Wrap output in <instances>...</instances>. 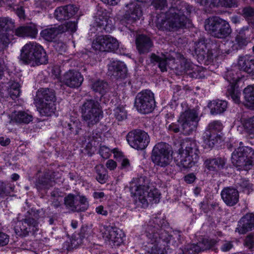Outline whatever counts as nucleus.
<instances>
[{
	"label": "nucleus",
	"instance_id": "nucleus-1",
	"mask_svg": "<svg viewBox=\"0 0 254 254\" xmlns=\"http://www.w3.org/2000/svg\"><path fill=\"white\" fill-rule=\"evenodd\" d=\"M151 4L156 9L168 8L164 17L157 19L156 26L158 29L178 32L191 26L189 16L194 9L188 3L174 0H153Z\"/></svg>",
	"mask_w": 254,
	"mask_h": 254
},
{
	"label": "nucleus",
	"instance_id": "nucleus-2",
	"mask_svg": "<svg viewBox=\"0 0 254 254\" xmlns=\"http://www.w3.org/2000/svg\"><path fill=\"white\" fill-rule=\"evenodd\" d=\"M164 220L158 217H155L149 221L145 228L142 239L146 238V242H143L145 250L150 254L162 253V249L168 248L173 249L178 246V243L172 235L162 228Z\"/></svg>",
	"mask_w": 254,
	"mask_h": 254
},
{
	"label": "nucleus",
	"instance_id": "nucleus-3",
	"mask_svg": "<svg viewBox=\"0 0 254 254\" xmlns=\"http://www.w3.org/2000/svg\"><path fill=\"white\" fill-rule=\"evenodd\" d=\"M39 210L31 209L28 211L24 218L19 221L14 228L16 235L21 238L33 235L39 229L40 214Z\"/></svg>",
	"mask_w": 254,
	"mask_h": 254
},
{
	"label": "nucleus",
	"instance_id": "nucleus-4",
	"mask_svg": "<svg viewBox=\"0 0 254 254\" xmlns=\"http://www.w3.org/2000/svg\"><path fill=\"white\" fill-rule=\"evenodd\" d=\"M20 58L24 63L33 66L48 62V57L44 49L36 43L26 44L21 50Z\"/></svg>",
	"mask_w": 254,
	"mask_h": 254
},
{
	"label": "nucleus",
	"instance_id": "nucleus-5",
	"mask_svg": "<svg viewBox=\"0 0 254 254\" xmlns=\"http://www.w3.org/2000/svg\"><path fill=\"white\" fill-rule=\"evenodd\" d=\"M178 153L180 165L184 168L192 167L199 160V151L196 142L187 138L180 141Z\"/></svg>",
	"mask_w": 254,
	"mask_h": 254
},
{
	"label": "nucleus",
	"instance_id": "nucleus-6",
	"mask_svg": "<svg viewBox=\"0 0 254 254\" xmlns=\"http://www.w3.org/2000/svg\"><path fill=\"white\" fill-rule=\"evenodd\" d=\"M232 163L238 170L251 169L254 165V150L247 146L238 147L232 153Z\"/></svg>",
	"mask_w": 254,
	"mask_h": 254
},
{
	"label": "nucleus",
	"instance_id": "nucleus-7",
	"mask_svg": "<svg viewBox=\"0 0 254 254\" xmlns=\"http://www.w3.org/2000/svg\"><path fill=\"white\" fill-rule=\"evenodd\" d=\"M205 29L212 36L219 39L227 37L232 32L229 22L219 16H212L207 19Z\"/></svg>",
	"mask_w": 254,
	"mask_h": 254
},
{
	"label": "nucleus",
	"instance_id": "nucleus-8",
	"mask_svg": "<svg viewBox=\"0 0 254 254\" xmlns=\"http://www.w3.org/2000/svg\"><path fill=\"white\" fill-rule=\"evenodd\" d=\"M80 109L82 117L88 126H93L99 122L102 111L98 101L92 99H87Z\"/></svg>",
	"mask_w": 254,
	"mask_h": 254
},
{
	"label": "nucleus",
	"instance_id": "nucleus-9",
	"mask_svg": "<svg viewBox=\"0 0 254 254\" xmlns=\"http://www.w3.org/2000/svg\"><path fill=\"white\" fill-rule=\"evenodd\" d=\"M151 159L157 166L165 167L172 161V155L169 144L164 142L156 144L152 151Z\"/></svg>",
	"mask_w": 254,
	"mask_h": 254
},
{
	"label": "nucleus",
	"instance_id": "nucleus-10",
	"mask_svg": "<svg viewBox=\"0 0 254 254\" xmlns=\"http://www.w3.org/2000/svg\"><path fill=\"white\" fill-rule=\"evenodd\" d=\"M134 106L142 114H146L152 112L155 106L154 94L148 90L138 93L135 97Z\"/></svg>",
	"mask_w": 254,
	"mask_h": 254
},
{
	"label": "nucleus",
	"instance_id": "nucleus-11",
	"mask_svg": "<svg viewBox=\"0 0 254 254\" xmlns=\"http://www.w3.org/2000/svg\"><path fill=\"white\" fill-rule=\"evenodd\" d=\"M76 29L77 23L69 21L58 26L55 25L54 27L45 28L41 31L40 35L45 40L52 42L59 35L66 31L73 33L76 31Z\"/></svg>",
	"mask_w": 254,
	"mask_h": 254
},
{
	"label": "nucleus",
	"instance_id": "nucleus-12",
	"mask_svg": "<svg viewBox=\"0 0 254 254\" xmlns=\"http://www.w3.org/2000/svg\"><path fill=\"white\" fill-rule=\"evenodd\" d=\"M127 139L132 148L137 150H143L150 142V138L147 132L140 129H133L127 135Z\"/></svg>",
	"mask_w": 254,
	"mask_h": 254
},
{
	"label": "nucleus",
	"instance_id": "nucleus-13",
	"mask_svg": "<svg viewBox=\"0 0 254 254\" xmlns=\"http://www.w3.org/2000/svg\"><path fill=\"white\" fill-rule=\"evenodd\" d=\"M204 38H200L194 44V52L198 61L200 63L208 64L213 61V54L211 50H207Z\"/></svg>",
	"mask_w": 254,
	"mask_h": 254
},
{
	"label": "nucleus",
	"instance_id": "nucleus-14",
	"mask_svg": "<svg viewBox=\"0 0 254 254\" xmlns=\"http://www.w3.org/2000/svg\"><path fill=\"white\" fill-rule=\"evenodd\" d=\"M126 7L127 9L126 10L123 18L121 20L123 24L124 22L131 24L140 19L142 12L140 5L138 3L137 1L136 0L131 1L127 4Z\"/></svg>",
	"mask_w": 254,
	"mask_h": 254
},
{
	"label": "nucleus",
	"instance_id": "nucleus-15",
	"mask_svg": "<svg viewBox=\"0 0 254 254\" xmlns=\"http://www.w3.org/2000/svg\"><path fill=\"white\" fill-rule=\"evenodd\" d=\"M200 119L198 113L195 110H188L183 112L178 120V126L183 127H197L199 126Z\"/></svg>",
	"mask_w": 254,
	"mask_h": 254
},
{
	"label": "nucleus",
	"instance_id": "nucleus-16",
	"mask_svg": "<svg viewBox=\"0 0 254 254\" xmlns=\"http://www.w3.org/2000/svg\"><path fill=\"white\" fill-rule=\"evenodd\" d=\"M56 172L53 170L46 169L43 174L38 178L35 183V186L38 190H47L55 184Z\"/></svg>",
	"mask_w": 254,
	"mask_h": 254
},
{
	"label": "nucleus",
	"instance_id": "nucleus-17",
	"mask_svg": "<svg viewBox=\"0 0 254 254\" xmlns=\"http://www.w3.org/2000/svg\"><path fill=\"white\" fill-rule=\"evenodd\" d=\"M251 33L249 27L248 26H244L237 31L234 43L232 46L233 50H238L245 47L251 41Z\"/></svg>",
	"mask_w": 254,
	"mask_h": 254
},
{
	"label": "nucleus",
	"instance_id": "nucleus-18",
	"mask_svg": "<svg viewBox=\"0 0 254 254\" xmlns=\"http://www.w3.org/2000/svg\"><path fill=\"white\" fill-rule=\"evenodd\" d=\"M83 77L81 74L75 70H69L64 73L62 82L66 86L72 88H78L81 85Z\"/></svg>",
	"mask_w": 254,
	"mask_h": 254
},
{
	"label": "nucleus",
	"instance_id": "nucleus-19",
	"mask_svg": "<svg viewBox=\"0 0 254 254\" xmlns=\"http://www.w3.org/2000/svg\"><path fill=\"white\" fill-rule=\"evenodd\" d=\"M150 181L149 179L144 176H141L134 178L130 188L131 193L134 192V195L136 198L141 196L142 192L150 189Z\"/></svg>",
	"mask_w": 254,
	"mask_h": 254
},
{
	"label": "nucleus",
	"instance_id": "nucleus-20",
	"mask_svg": "<svg viewBox=\"0 0 254 254\" xmlns=\"http://www.w3.org/2000/svg\"><path fill=\"white\" fill-rule=\"evenodd\" d=\"M78 7L74 4H68L57 7L54 12V17L58 21L68 20L78 11Z\"/></svg>",
	"mask_w": 254,
	"mask_h": 254
},
{
	"label": "nucleus",
	"instance_id": "nucleus-21",
	"mask_svg": "<svg viewBox=\"0 0 254 254\" xmlns=\"http://www.w3.org/2000/svg\"><path fill=\"white\" fill-rule=\"evenodd\" d=\"M124 234L121 230L112 227H107L103 233L105 240L109 241L110 244L119 246L123 242Z\"/></svg>",
	"mask_w": 254,
	"mask_h": 254
},
{
	"label": "nucleus",
	"instance_id": "nucleus-22",
	"mask_svg": "<svg viewBox=\"0 0 254 254\" xmlns=\"http://www.w3.org/2000/svg\"><path fill=\"white\" fill-rule=\"evenodd\" d=\"M221 196L227 206H233L239 201V192L237 189L233 187H225L221 192Z\"/></svg>",
	"mask_w": 254,
	"mask_h": 254
},
{
	"label": "nucleus",
	"instance_id": "nucleus-23",
	"mask_svg": "<svg viewBox=\"0 0 254 254\" xmlns=\"http://www.w3.org/2000/svg\"><path fill=\"white\" fill-rule=\"evenodd\" d=\"M136 49L140 54H146L151 51L153 43L150 38L144 34L136 36L135 39Z\"/></svg>",
	"mask_w": 254,
	"mask_h": 254
},
{
	"label": "nucleus",
	"instance_id": "nucleus-24",
	"mask_svg": "<svg viewBox=\"0 0 254 254\" xmlns=\"http://www.w3.org/2000/svg\"><path fill=\"white\" fill-rule=\"evenodd\" d=\"M160 193L155 188H151L142 192L137 198L144 206H147L149 202L158 203L160 198Z\"/></svg>",
	"mask_w": 254,
	"mask_h": 254
},
{
	"label": "nucleus",
	"instance_id": "nucleus-25",
	"mask_svg": "<svg viewBox=\"0 0 254 254\" xmlns=\"http://www.w3.org/2000/svg\"><path fill=\"white\" fill-rule=\"evenodd\" d=\"M254 228V214L247 213L239 220L236 232L245 234Z\"/></svg>",
	"mask_w": 254,
	"mask_h": 254
},
{
	"label": "nucleus",
	"instance_id": "nucleus-26",
	"mask_svg": "<svg viewBox=\"0 0 254 254\" xmlns=\"http://www.w3.org/2000/svg\"><path fill=\"white\" fill-rule=\"evenodd\" d=\"M217 242L213 239H203L201 241L199 242L197 244L190 245L188 248L192 253H198L201 251L207 250L216 251L215 245Z\"/></svg>",
	"mask_w": 254,
	"mask_h": 254
},
{
	"label": "nucleus",
	"instance_id": "nucleus-27",
	"mask_svg": "<svg viewBox=\"0 0 254 254\" xmlns=\"http://www.w3.org/2000/svg\"><path fill=\"white\" fill-rule=\"evenodd\" d=\"M109 72L116 78H124L127 73L125 64L120 61H113L108 65Z\"/></svg>",
	"mask_w": 254,
	"mask_h": 254
},
{
	"label": "nucleus",
	"instance_id": "nucleus-28",
	"mask_svg": "<svg viewBox=\"0 0 254 254\" xmlns=\"http://www.w3.org/2000/svg\"><path fill=\"white\" fill-rule=\"evenodd\" d=\"M238 66L241 70L254 75V58L248 55L240 56L238 60Z\"/></svg>",
	"mask_w": 254,
	"mask_h": 254
},
{
	"label": "nucleus",
	"instance_id": "nucleus-29",
	"mask_svg": "<svg viewBox=\"0 0 254 254\" xmlns=\"http://www.w3.org/2000/svg\"><path fill=\"white\" fill-rule=\"evenodd\" d=\"M56 100L55 92L52 89L40 88L37 92L36 100L39 103H54Z\"/></svg>",
	"mask_w": 254,
	"mask_h": 254
},
{
	"label": "nucleus",
	"instance_id": "nucleus-30",
	"mask_svg": "<svg viewBox=\"0 0 254 254\" xmlns=\"http://www.w3.org/2000/svg\"><path fill=\"white\" fill-rule=\"evenodd\" d=\"M231 72H228L226 75V79L230 83V86H228L226 95L227 96H230L233 101L237 104L240 103L241 92L238 89V86L236 85V77H233L232 81L228 78V75H231Z\"/></svg>",
	"mask_w": 254,
	"mask_h": 254
},
{
	"label": "nucleus",
	"instance_id": "nucleus-31",
	"mask_svg": "<svg viewBox=\"0 0 254 254\" xmlns=\"http://www.w3.org/2000/svg\"><path fill=\"white\" fill-rule=\"evenodd\" d=\"M217 128H207L203 133V138L210 147H212L219 140L222 139V133Z\"/></svg>",
	"mask_w": 254,
	"mask_h": 254
},
{
	"label": "nucleus",
	"instance_id": "nucleus-32",
	"mask_svg": "<svg viewBox=\"0 0 254 254\" xmlns=\"http://www.w3.org/2000/svg\"><path fill=\"white\" fill-rule=\"evenodd\" d=\"M208 106L212 115L220 114L226 110L227 102L224 100H213L208 103Z\"/></svg>",
	"mask_w": 254,
	"mask_h": 254
},
{
	"label": "nucleus",
	"instance_id": "nucleus-33",
	"mask_svg": "<svg viewBox=\"0 0 254 254\" xmlns=\"http://www.w3.org/2000/svg\"><path fill=\"white\" fill-rule=\"evenodd\" d=\"M14 33L19 37H35L37 30L35 26H20L15 30Z\"/></svg>",
	"mask_w": 254,
	"mask_h": 254
},
{
	"label": "nucleus",
	"instance_id": "nucleus-34",
	"mask_svg": "<svg viewBox=\"0 0 254 254\" xmlns=\"http://www.w3.org/2000/svg\"><path fill=\"white\" fill-rule=\"evenodd\" d=\"M195 66L190 62L183 60L180 64V67L177 68L180 70L182 73H186L193 78H197L198 74L194 70Z\"/></svg>",
	"mask_w": 254,
	"mask_h": 254
},
{
	"label": "nucleus",
	"instance_id": "nucleus-35",
	"mask_svg": "<svg viewBox=\"0 0 254 254\" xmlns=\"http://www.w3.org/2000/svg\"><path fill=\"white\" fill-rule=\"evenodd\" d=\"M91 229L86 226H82L80 230V232L77 235H74L72 237L71 244L72 246L76 248L79 245L82 243L83 239L88 235Z\"/></svg>",
	"mask_w": 254,
	"mask_h": 254
},
{
	"label": "nucleus",
	"instance_id": "nucleus-36",
	"mask_svg": "<svg viewBox=\"0 0 254 254\" xmlns=\"http://www.w3.org/2000/svg\"><path fill=\"white\" fill-rule=\"evenodd\" d=\"M108 35H100L96 38L92 43V47L95 50L106 52Z\"/></svg>",
	"mask_w": 254,
	"mask_h": 254
},
{
	"label": "nucleus",
	"instance_id": "nucleus-37",
	"mask_svg": "<svg viewBox=\"0 0 254 254\" xmlns=\"http://www.w3.org/2000/svg\"><path fill=\"white\" fill-rule=\"evenodd\" d=\"M107 12L102 10H98L95 16H94L95 24L96 26L102 27L104 29H106L108 24V16Z\"/></svg>",
	"mask_w": 254,
	"mask_h": 254
},
{
	"label": "nucleus",
	"instance_id": "nucleus-38",
	"mask_svg": "<svg viewBox=\"0 0 254 254\" xmlns=\"http://www.w3.org/2000/svg\"><path fill=\"white\" fill-rule=\"evenodd\" d=\"M91 87L95 92L104 95L108 90V84L104 80H97L93 82Z\"/></svg>",
	"mask_w": 254,
	"mask_h": 254
},
{
	"label": "nucleus",
	"instance_id": "nucleus-39",
	"mask_svg": "<svg viewBox=\"0 0 254 254\" xmlns=\"http://www.w3.org/2000/svg\"><path fill=\"white\" fill-rule=\"evenodd\" d=\"M41 104V108H39V112L41 115L46 116H51L53 114L56 110V107L54 103L53 102H46V103H40Z\"/></svg>",
	"mask_w": 254,
	"mask_h": 254
},
{
	"label": "nucleus",
	"instance_id": "nucleus-40",
	"mask_svg": "<svg viewBox=\"0 0 254 254\" xmlns=\"http://www.w3.org/2000/svg\"><path fill=\"white\" fill-rule=\"evenodd\" d=\"M150 62L154 64H157L158 67L162 72L167 71V59L162 58L156 55L155 54H152L150 56Z\"/></svg>",
	"mask_w": 254,
	"mask_h": 254
},
{
	"label": "nucleus",
	"instance_id": "nucleus-41",
	"mask_svg": "<svg viewBox=\"0 0 254 254\" xmlns=\"http://www.w3.org/2000/svg\"><path fill=\"white\" fill-rule=\"evenodd\" d=\"M75 197L74 195L68 194L64 197V202L67 209L73 212H78V204L75 201Z\"/></svg>",
	"mask_w": 254,
	"mask_h": 254
},
{
	"label": "nucleus",
	"instance_id": "nucleus-42",
	"mask_svg": "<svg viewBox=\"0 0 254 254\" xmlns=\"http://www.w3.org/2000/svg\"><path fill=\"white\" fill-rule=\"evenodd\" d=\"M244 94L247 105L251 106L254 105V86L249 85L245 88Z\"/></svg>",
	"mask_w": 254,
	"mask_h": 254
},
{
	"label": "nucleus",
	"instance_id": "nucleus-43",
	"mask_svg": "<svg viewBox=\"0 0 254 254\" xmlns=\"http://www.w3.org/2000/svg\"><path fill=\"white\" fill-rule=\"evenodd\" d=\"M9 96L13 100L18 97L20 94V85L18 82H12L7 88Z\"/></svg>",
	"mask_w": 254,
	"mask_h": 254
},
{
	"label": "nucleus",
	"instance_id": "nucleus-44",
	"mask_svg": "<svg viewBox=\"0 0 254 254\" xmlns=\"http://www.w3.org/2000/svg\"><path fill=\"white\" fill-rule=\"evenodd\" d=\"M195 1L203 6L206 11H210L211 10L219 6L220 3V0H195Z\"/></svg>",
	"mask_w": 254,
	"mask_h": 254
},
{
	"label": "nucleus",
	"instance_id": "nucleus-45",
	"mask_svg": "<svg viewBox=\"0 0 254 254\" xmlns=\"http://www.w3.org/2000/svg\"><path fill=\"white\" fill-rule=\"evenodd\" d=\"M95 169L97 174V180L101 184L105 183L107 179V175L104 167L102 165H97Z\"/></svg>",
	"mask_w": 254,
	"mask_h": 254
},
{
	"label": "nucleus",
	"instance_id": "nucleus-46",
	"mask_svg": "<svg viewBox=\"0 0 254 254\" xmlns=\"http://www.w3.org/2000/svg\"><path fill=\"white\" fill-rule=\"evenodd\" d=\"M13 190V187L10 183L0 182V197L8 195Z\"/></svg>",
	"mask_w": 254,
	"mask_h": 254
},
{
	"label": "nucleus",
	"instance_id": "nucleus-47",
	"mask_svg": "<svg viewBox=\"0 0 254 254\" xmlns=\"http://www.w3.org/2000/svg\"><path fill=\"white\" fill-rule=\"evenodd\" d=\"M119 44L116 38L108 35L106 52H114L119 49Z\"/></svg>",
	"mask_w": 254,
	"mask_h": 254
},
{
	"label": "nucleus",
	"instance_id": "nucleus-48",
	"mask_svg": "<svg viewBox=\"0 0 254 254\" xmlns=\"http://www.w3.org/2000/svg\"><path fill=\"white\" fill-rule=\"evenodd\" d=\"M32 116L24 112H19L15 117L16 122L28 124L32 121Z\"/></svg>",
	"mask_w": 254,
	"mask_h": 254
},
{
	"label": "nucleus",
	"instance_id": "nucleus-49",
	"mask_svg": "<svg viewBox=\"0 0 254 254\" xmlns=\"http://www.w3.org/2000/svg\"><path fill=\"white\" fill-rule=\"evenodd\" d=\"M9 32V31L5 30L4 32L0 33V48L1 49L6 47L12 39Z\"/></svg>",
	"mask_w": 254,
	"mask_h": 254
},
{
	"label": "nucleus",
	"instance_id": "nucleus-50",
	"mask_svg": "<svg viewBox=\"0 0 254 254\" xmlns=\"http://www.w3.org/2000/svg\"><path fill=\"white\" fill-rule=\"evenodd\" d=\"M13 22L7 18L0 17V32L13 27Z\"/></svg>",
	"mask_w": 254,
	"mask_h": 254
},
{
	"label": "nucleus",
	"instance_id": "nucleus-51",
	"mask_svg": "<svg viewBox=\"0 0 254 254\" xmlns=\"http://www.w3.org/2000/svg\"><path fill=\"white\" fill-rule=\"evenodd\" d=\"M114 112L115 116L118 121H120L126 119L127 112L123 106L117 107L114 110Z\"/></svg>",
	"mask_w": 254,
	"mask_h": 254
},
{
	"label": "nucleus",
	"instance_id": "nucleus-52",
	"mask_svg": "<svg viewBox=\"0 0 254 254\" xmlns=\"http://www.w3.org/2000/svg\"><path fill=\"white\" fill-rule=\"evenodd\" d=\"M79 204H78V212L84 211L88 208V202L87 198L84 196H80Z\"/></svg>",
	"mask_w": 254,
	"mask_h": 254
},
{
	"label": "nucleus",
	"instance_id": "nucleus-53",
	"mask_svg": "<svg viewBox=\"0 0 254 254\" xmlns=\"http://www.w3.org/2000/svg\"><path fill=\"white\" fill-rule=\"evenodd\" d=\"M245 245L249 249H254V235H248L245 240Z\"/></svg>",
	"mask_w": 254,
	"mask_h": 254
},
{
	"label": "nucleus",
	"instance_id": "nucleus-54",
	"mask_svg": "<svg viewBox=\"0 0 254 254\" xmlns=\"http://www.w3.org/2000/svg\"><path fill=\"white\" fill-rule=\"evenodd\" d=\"M216 161L214 160L213 159H206L204 163V165L205 167L209 171H215L216 170Z\"/></svg>",
	"mask_w": 254,
	"mask_h": 254
},
{
	"label": "nucleus",
	"instance_id": "nucleus-55",
	"mask_svg": "<svg viewBox=\"0 0 254 254\" xmlns=\"http://www.w3.org/2000/svg\"><path fill=\"white\" fill-rule=\"evenodd\" d=\"M99 153L102 158L107 159L111 154V150L106 146H102L99 150Z\"/></svg>",
	"mask_w": 254,
	"mask_h": 254
},
{
	"label": "nucleus",
	"instance_id": "nucleus-56",
	"mask_svg": "<svg viewBox=\"0 0 254 254\" xmlns=\"http://www.w3.org/2000/svg\"><path fill=\"white\" fill-rule=\"evenodd\" d=\"M241 122L243 127H254V117L249 118H242Z\"/></svg>",
	"mask_w": 254,
	"mask_h": 254
},
{
	"label": "nucleus",
	"instance_id": "nucleus-57",
	"mask_svg": "<svg viewBox=\"0 0 254 254\" xmlns=\"http://www.w3.org/2000/svg\"><path fill=\"white\" fill-rule=\"evenodd\" d=\"M214 160L216 161V170L217 169H222L224 168L226 165V160L224 158L218 157L214 158Z\"/></svg>",
	"mask_w": 254,
	"mask_h": 254
},
{
	"label": "nucleus",
	"instance_id": "nucleus-58",
	"mask_svg": "<svg viewBox=\"0 0 254 254\" xmlns=\"http://www.w3.org/2000/svg\"><path fill=\"white\" fill-rule=\"evenodd\" d=\"M220 4L226 7H233L237 6V0H222Z\"/></svg>",
	"mask_w": 254,
	"mask_h": 254
},
{
	"label": "nucleus",
	"instance_id": "nucleus-59",
	"mask_svg": "<svg viewBox=\"0 0 254 254\" xmlns=\"http://www.w3.org/2000/svg\"><path fill=\"white\" fill-rule=\"evenodd\" d=\"M244 16L247 18H250L254 16V8L248 6L243 9Z\"/></svg>",
	"mask_w": 254,
	"mask_h": 254
},
{
	"label": "nucleus",
	"instance_id": "nucleus-60",
	"mask_svg": "<svg viewBox=\"0 0 254 254\" xmlns=\"http://www.w3.org/2000/svg\"><path fill=\"white\" fill-rule=\"evenodd\" d=\"M9 236L5 233L0 231V246H4L9 242Z\"/></svg>",
	"mask_w": 254,
	"mask_h": 254
},
{
	"label": "nucleus",
	"instance_id": "nucleus-61",
	"mask_svg": "<svg viewBox=\"0 0 254 254\" xmlns=\"http://www.w3.org/2000/svg\"><path fill=\"white\" fill-rule=\"evenodd\" d=\"M233 247L232 242L225 241L222 242L221 246V250L224 252L229 251Z\"/></svg>",
	"mask_w": 254,
	"mask_h": 254
},
{
	"label": "nucleus",
	"instance_id": "nucleus-62",
	"mask_svg": "<svg viewBox=\"0 0 254 254\" xmlns=\"http://www.w3.org/2000/svg\"><path fill=\"white\" fill-rule=\"evenodd\" d=\"M54 47L56 50L61 53L65 52L66 49V44L62 42H58L56 43L55 44Z\"/></svg>",
	"mask_w": 254,
	"mask_h": 254
},
{
	"label": "nucleus",
	"instance_id": "nucleus-63",
	"mask_svg": "<svg viewBox=\"0 0 254 254\" xmlns=\"http://www.w3.org/2000/svg\"><path fill=\"white\" fill-rule=\"evenodd\" d=\"M35 5L36 7L42 9L46 8L47 3L45 0H35Z\"/></svg>",
	"mask_w": 254,
	"mask_h": 254
},
{
	"label": "nucleus",
	"instance_id": "nucleus-64",
	"mask_svg": "<svg viewBox=\"0 0 254 254\" xmlns=\"http://www.w3.org/2000/svg\"><path fill=\"white\" fill-rule=\"evenodd\" d=\"M185 181L188 184L192 183L196 179V177L193 173H190L185 177Z\"/></svg>",
	"mask_w": 254,
	"mask_h": 254
}]
</instances>
